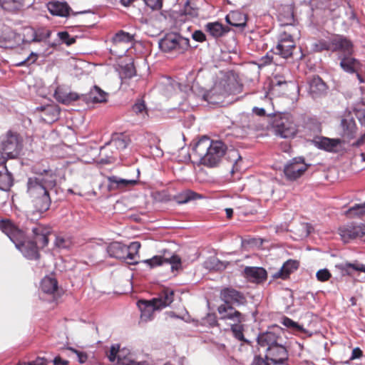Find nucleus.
Masks as SVG:
<instances>
[{
  "mask_svg": "<svg viewBox=\"0 0 365 365\" xmlns=\"http://www.w3.org/2000/svg\"><path fill=\"white\" fill-rule=\"evenodd\" d=\"M32 171L36 176L29 177L26 185V193L34 212L39 215L48 211L51 205L50 193L56 186L55 174L50 169L40 170L36 166Z\"/></svg>",
  "mask_w": 365,
  "mask_h": 365,
  "instance_id": "f257e3e1",
  "label": "nucleus"
},
{
  "mask_svg": "<svg viewBox=\"0 0 365 365\" xmlns=\"http://www.w3.org/2000/svg\"><path fill=\"white\" fill-rule=\"evenodd\" d=\"M192 150L201 164L212 168L217 166L226 154L227 146L222 141L203 136L196 143Z\"/></svg>",
  "mask_w": 365,
  "mask_h": 365,
  "instance_id": "f03ea898",
  "label": "nucleus"
},
{
  "mask_svg": "<svg viewBox=\"0 0 365 365\" xmlns=\"http://www.w3.org/2000/svg\"><path fill=\"white\" fill-rule=\"evenodd\" d=\"M140 244L133 242L128 246L114 242L107 247V252L110 257L125 261L129 264H135L139 259Z\"/></svg>",
  "mask_w": 365,
  "mask_h": 365,
  "instance_id": "7ed1b4c3",
  "label": "nucleus"
},
{
  "mask_svg": "<svg viewBox=\"0 0 365 365\" xmlns=\"http://www.w3.org/2000/svg\"><path fill=\"white\" fill-rule=\"evenodd\" d=\"M272 125L275 135L282 138H294L298 132V125L289 113L275 115Z\"/></svg>",
  "mask_w": 365,
  "mask_h": 365,
  "instance_id": "20e7f679",
  "label": "nucleus"
},
{
  "mask_svg": "<svg viewBox=\"0 0 365 365\" xmlns=\"http://www.w3.org/2000/svg\"><path fill=\"white\" fill-rule=\"evenodd\" d=\"M218 313L222 319H231L235 322L231 326V331L234 336L239 341L247 342L244 336L245 317L239 311L235 310L232 306L220 305L217 308Z\"/></svg>",
  "mask_w": 365,
  "mask_h": 365,
  "instance_id": "39448f33",
  "label": "nucleus"
},
{
  "mask_svg": "<svg viewBox=\"0 0 365 365\" xmlns=\"http://www.w3.org/2000/svg\"><path fill=\"white\" fill-rule=\"evenodd\" d=\"M174 299V292L170 289H163L158 297L151 300H139L138 305L143 313L153 312L169 306Z\"/></svg>",
  "mask_w": 365,
  "mask_h": 365,
  "instance_id": "423d86ee",
  "label": "nucleus"
},
{
  "mask_svg": "<svg viewBox=\"0 0 365 365\" xmlns=\"http://www.w3.org/2000/svg\"><path fill=\"white\" fill-rule=\"evenodd\" d=\"M22 148V140L17 133L8 131L0 145V151L6 155V160L19 156Z\"/></svg>",
  "mask_w": 365,
  "mask_h": 365,
  "instance_id": "0eeeda50",
  "label": "nucleus"
},
{
  "mask_svg": "<svg viewBox=\"0 0 365 365\" xmlns=\"http://www.w3.org/2000/svg\"><path fill=\"white\" fill-rule=\"evenodd\" d=\"M159 46L164 52L175 51L182 53L189 47V41L175 33H170L160 41Z\"/></svg>",
  "mask_w": 365,
  "mask_h": 365,
  "instance_id": "6e6552de",
  "label": "nucleus"
},
{
  "mask_svg": "<svg viewBox=\"0 0 365 365\" xmlns=\"http://www.w3.org/2000/svg\"><path fill=\"white\" fill-rule=\"evenodd\" d=\"M295 48L296 43L292 36L287 32H283L279 34L277 44L272 48V51L274 53L287 58L292 56Z\"/></svg>",
  "mask_w": 365,
  "mask_h": 365,
  "instance_id": "1a4fd4ad",
  "label": "nucleus"
},
{
  "mask_svg": "<svg viewBox=\"0 0 365 365\" xmlns=\"http://www.w3.org/2000/svg\"><path fill=\"white\" fill-rule=\"evenodd\" d=\"M0 230L5 234L14 245H19L26 238L25 232L9 219L0 220Z\"/></svg>",
  "mask_w": 365,
  "mask_h": 365,
  "instance_id": "9d476101",
  "label": "nucleus"
},
{
  "mask_svg": "<svg viewBox=\"0 0 365 365\" xmlns=\"http://www.w3.org/2000/svg\"><path fill=\"white\" fill-rule=\"evenodd\" d=\"M308 165L302 158H293L284 166V173L287 180L294 181L299 178L307 170Z\"/></svg>",
  "mask_w": 365,
  "mask_h": 365,
  "instance_id": "9b49d317",
  "label": "nucleus"
},
{
  "mask_svg": "<svg viewBox=\"0 0 365 365\" xmlns=\"http://www.w3.org/2000/svg\"><path fill=\"white\" fill-rule=\"evenodd\" d=\"M265 359L270 361L272 365H288V352L282 341L267 349Z\"/></svg>",
  "mask_w": 365,
  "mask_h": 365,
  "instance_id": "f8f14e48",
  "label": "nucleus"
},
{
  "mask_svg": "<svg viewBox=\"0 0 365 365\" xmlns=\"http://www.w3.org/2000/svg\"><path fill=\"white\" fill-rule=\"evenodd\" d=\"M331 52H338L342 56H351L354 51L352 42L346 37L334 34L331 36Z\"/></svg>",
  "mask_w": 365,
  "mask_h": 365,
  "instance_id": "ddd939ff",
  "label": "nucleus"
},
{
  "mask_svg": "<svg viewBox=\"0 0 365 365\" xmlns=\"http://www.w3.org/2000/svg\"><path fill=\"white\" fill-rule=\"evenodd\" d=\"M339 235L344 242H348L351 240L362 237L365 235V225L351 223L339 229Z\"/></svg>",
  "mask_w": 365,
  "mask_h": 365,
  "instance_id": "4468645a",
  "label": "nucleus"
},
{
  "mask_svg": "<svg viewBox=\"0 0 365 365\" xmlns=\"http://www.w3.org/2000/svg\"><path fill=\"white\" fill-rule=\"evenodd\" d=\"M340 127L341 136L347 140L355 138L357 132V126L354 117L350 113H344L341 116Z\"/></svg>",
  "mask_w": 365,
  "mask_h": 365,
  "instance_id": "2eb2a0df",
  "label": "nucleus"
},
{
  "mask_svg": "<svg viewBox=\"0 0 365 365\" xmlns=\"http://www.w3.org/2000/svg\"><path fill=\"white\" fill-rule=\"evenodd\" d=\"M281 330L279 327L260 334L257 337V343L263 347L270 348L282 341Z\"/></svg>",
  "mask_w": 365,
  "mask_h": 365,
  "instance_id": "dca6fc26",
  "label": "nucleus"
},
{
  "mask_svg": "<svg viewBox=\"0 0 365 365\" xmlns=\"http://www.w3.org/2000/svg\"><path fill=\"white\" fill-rule=\"evenodd\" d=\"M220 297L225 303L224 305L226 306H231L230 304L240 305L246 302L244 294L232 287L222 289Z\"/></svg>",
  "mask_w": 365,
  "mask_h": 365,
  "instance_id": "f3484780",
  "label": "nucleus"
},
{
  "mask_svg": "<svg viewBox=\"0 0 365 365\" xmlns=\"http://www.w3.org/2000/svg\"><path fill=\"white\" fill-rule=\"evenodd\" d=\"M15 246L29 259L36 260L40 257L37 244L33 240H26L25 238L19 245H15Z\"/></svg>",
  "mask_w": 365,
  "mask_h": 365,
  "instance_id": "a211bd4d",
  "label": "nucleus"
},
{
  "mask_svg": "<svg viewBox=\"0 0 365 365\" xmlns=\"http://www.w3.org/2000/svg\"><path fill=\"white\" fill-rule=\"evenodd\" d=\"M6 158L4 155L0 156V190L7 191L14 184L12 174L6 167Z\"/></svg>",
  "mask_w": 365,
  "mask_h": 365,
  "instance_id": "6ab92c4d",
  "label": "nucleus"
},
{
  "mask_svg": "<svg viewBox=\"0 0 365 365\" xmlns=\"http://www.w3.org/2000/svg\"><path fill=\"white\" fill-rule=\"evenodd\" d=\"M31 232L34 242L42 247L48 244V235L51 233V227L41 224H36L31 228Z\"/></svg>",
  "mask_w": 365,
  "mask_h": 365,
  "instance_id": "aec40b11",
  "label": "nucleus"
},
{
  "mask_svg": "<svg viewBox=\"0 0 365 365\" xmlns=\"http://www.w3.org/2000/svg\"><path fill=\"white\" fill-rule=\"evenodd\" d=\"M107 93L98 86H94L88 93L80 95V101L89 103H103L106 101Z\"/></svg>",
  "mask_w": 365,
  "mask_h": 365,
  "instance_id": "412c9836",
  "label": "nucleus"
},
{
  "mask_svg": "<svg viewBox=\"0 0 365 365\" xmlns=\"http://www.w3.org/2000/svg\"><path fill=\"white\" fill-rule=\"evenodd\" d=\"M243 274L247 281L256 284L264 282L267 277V271L259 267H246Z\"/></svg>",
  "mask_w": 365,
  "mask_h": 365,
  "instance_id": "4be33fe9",
  "label": "nucleus"
},
{
  "mask_svg": "<svg viewBox=\"0 0 365 365\" xmlns=\"http://www.w3.org/2000/svg\"><path fill=\"white\" fill-rule=\"evenodd\" d=\"M299 266V262L295 259L287 260L279 270L273 274L274 279H287Z\"/></svg>",
  "mask_w": 365,
  "mask_h": 365,
  "instance_id": "5701e85b",
  "label": "nucleus"
},
{
  "mask_svg": "<svg viewBox=\"0 0 365 365\" xmlns=\"http://www.w3.org/2000/svg\"><path fill=\"white\" fill-rule=\"evenodd\" d=\"M341 143V140L338 138L320 137L314 140V144L318 148L328 152H336L337 147Z\"/></svg>",
  "mask_w": 365,
  "mask_h": 365,
  "instance_id": "b1692460",
  "label": "nucleus"
},
{
  "mask_svg": "<svg viewBox=\"0 0 365 365\" xmlns=\"http://www.w3.org/2000/svg\"><path fill=\"white\" fill-rule=\"evenodd\" d=\"M340 66L346 72L350 73H357L361 68L360 62L351 56H340Z\"/></svg>",
  "mask_w": 365,
  "mask_h": 365,
  "instance_id": "393cba45",
  "label": "nucleus"
},
{
  "mask_svg": "<svg viewBox=\"0 0 365 365\" xmlns=\"http://www.w3.org/2000/svg\"><path fill=\"white\" fill-rule=\"evenodd\" d=\"M54 97L56 101L65 105H68L73 101L80 100V95L75 92H67L63 88H57Z\"/></svg>",
  "mask_w": 365,
  "mask_h": 365,
  "instance_id": "a878e982",
  "label": "nucleus"
},
{
  "mask_svg": "<svg viewBox=\"0 0 365 365\" xmlns=\"http://www.w3.org/2000/svg\"><path fill=\"white\" fill-rule=\"evenodd\" d=\"M48 9L51 14L59 16H67L71 11V8L67 3L60 1L49 2Z\"/></svg>",
  "mask_w": 365,
  "mask_h": 365,
  "instance_id": "bb28decb",
  "label": "nucleus"
},
{
  "mask_svg": "<svg viewBox=\"0 0 365 365\" xmlns=\"http://www.w3.org/2000/svg\"><path fill=\"white\" fill-rule=\"evenodd\" d=\"M25 6V0H0V7L10 13H17Z\"/></svg>",
  "mask_w": 365,
  "mask_h": 365,
  "instance_id": "cd10ccee",
  "label": "nucleus"
},
{
  "mask_svg": "<svg viewBox=\"0 0 365 365\" xmlns=\"http://www.w3.org/2000/svg\"><path fill=\"white\" fill-rule=\"evenodd\" d=\"M205 27L206 31L214 38L221 37L229 31L227 27L219 22L208 23Z\"/></svg>",
  "mask_w": 365,
  "mask_h": 365,
  "instance_id": "c85d7f7f",
  "label": "nucleus"
},
{
  "mask_svg": "<svg viewBox=\"0 0 365 365\" xmlns=\"http://www.w3.org/2000/svg\"><path fill=\"white\" fill-rule=\"evenodd\" d=\"M201 198H202V196L200 194L190 190H186L175 196V200L178 204L187 203L191 200Z\"/></svg>",
  "mask_w": 365,
  "mask_h": 365,
  "instance_id": "c756f323",
  "label": "nucleus"
},
{
  "mask_svg": "<svg viewBox=\"0 0 365 365\" xmlns=\"http://www.w3.org/2000/svg\"><path fill=\"white\" fill-rule=\"evenodd\" d=\"M41 289L46 294H53L58 289V282L55 278L46 277L41 281Z\"/></svg>",
  "mask_w": 365,
  "mask_h": 365,
  "instance_id": "7c9ffc66",
  "label": "nucleus"
},
{
  "mask_svg": "<svg viewBox=\"0 0 365 365\" xmlns=\"http://www.w3.org/2000/svg\"><path fill=\"white\" fill-rule=\"evenodd\" d=\"M226 21L235 27H243L246 25V19L241 13L231 12L226 16Z\"/></svg>",
  "mask_w": 365,
  "mask_h": 365,
  "instance_id": "2f4dec72",
  "label": "nucleus"
},
{
  "mask_svg": "<svg viewBox=\"0 0 365 365\" xmlns=\"http://www.w3.org/2000/svg\"><path fill=\"white\" fill-rule=\"evenodd\" d=\"M133 41L134 36L123 30L117 32L112 38L113 43L116 46L119 44L131 43Z\"/></svg>",
  "mask_w": 365,
  "mask_h": 365,
  "instance_id": "473e14b6",
  "label": "nucleus"
},
{
  "mask_svg": "<svg viewBox=\"0 0 365 365\" xmlns=\"http://www.w3.org/2000/svg\"><path fill=\"white\" fill-rule=\"evenodd\" d=\"M344 215L349 218L360 217L365 215V202L362 204H356L347 210Z\"/></svg>",
  "mask_w": 365,
  "mask_h": 365,
  "instance_id": "72a5a7b5",
  "label": "nucleus"
},
{
  "mask_svg": "<svg viewBox=\"0 0 365 365\" xmlns=\"http://www.w3.org/2000/svg\"><path fill=\"white\" fill-rule=\"evenodd\" d=\"M51 31L46 28H41L34 31L33 42H41L46 41L51 36Z\"/></svg>",
  "mask_w": 365,
  "mask_h": 365,
  "instance_id": "f704fd0d",
  "label": "nucleus"
},
{
  "mask_svg": "<svg viewBox=\"0 0 365 365\" xmlns=\"http://www.w3.org/2000/svg\"><path fill=\"white\" fill-rule=\"evenodd\" d=\"M130 138L123 134L118 135L112 140V143L118 150H123L127 148L130 143Z\"/></svg>",
  "mask_w": 365,
  "mask_h": 365,
  "instance_id": "c9c22d12",
  "label": "nucleus"
},
{
  "mask_svg": "<svg viewBox=\"0 0 365 365\" xmlns=\"http://www.w3.org/2000/svg\"><path fill=\"white\" fill-rule=\"evenodd\" d=\"M326 84L319 76H314L310 81V89L312 93H319L324 91Z\"/></svg>",
  "mask_w": 365,
  "mask_h": 365,
  "instance_id": "e433bc0d",
  "label": "nucleus"
},
{
  "mask_svg": "<svg viewBox=\"0 0 365 365\" xmlns=\"http://www.w3.org/2000/svg\"><path fill=\"white\" fill-rule=\"evenodd\" d=\"M183 13L185 16L194 18L198 16V8L192 0H187L184 6Z\"/></svg>",
  "mask_w": 365,
  "mask_h": 365,
  "instance_id": "4c0bfd02",
  "label": "nucleus"
},
{
  "mask_svg": "<svg viewBox=\"0 0 365 365\" xmlns=\"http://www.w3.org/2000/svg\"><path fill=\"white\" fill-rule=\"evenodd\" d=\"M165 263L171 265V269L173 272L179 271L182 269L181 258L178 255H173L169 258L165 257Z\"/></svg>",
  "mask_w": 365,
  "mask_h": 365,
  "instance_id": "58836bf2",
  "label": "nucleus"
},
{
  "mask_svg": "<svg viewBox=\"0 0 365 365\" xmlns=\"http://www.w3.org/2000/svg\"><path fill=\"white\" fill-rule=\"evenodd\" d=\"M314 50L317 52L323 51H331V37L328 39H321L314 44Z\"/></svg>",
  "mask_w": 365,
  "mask_h": 365,
  "instance_id": "ea45409f",
  "label": "nucleus"
},
{
  "mask_svg": "<svg viewBox=\"0 0 365 365\" xmlns=\"http://www.w3.org/2000/svg\"><path fill=\"white\" fill-rule=\"evenodd\" d=\"M107 179L109 182L108 189L110 190L115 189H124L123 179L119 178L115 175L109 176Z\"/></svg>",
  "mask_w": 365,
  "mask_h": 365,
  "instance_id": "a19ab883",
  "label": "nucleus"
},
{
  "mask_svg": "<svg viewBox=\"0 0 365 365\" xmlns=\"http://www.w3.org/2000/svg\"><path fill=\"white\" fill-rule=\"evenodd\" d=\"M165 257L155 255L150 259L144 260L143 262L148 264L150 268H153L165 263Z\"/></svg>",
  "mask_w": 365,
  "mask_h": 365,
  "instance_id": "79ce46f5",
  "label": "nucleus"
},
{
  "mask_svg": "<svg viewBox=\"0 0 365 365\" xmlns=\"http://www.w3.org/2000/svg\"><path fill=\"white\" fill-rule=\"evenodd\" d=\"M117 365H147L145 362L140 363L132 360L128 356H123L122 354L118 355Z\"/></svg>",
  "mask_w": 365,
  "mask_h": 365,
  "instance_id": "37998d69",
  "label": "nucleus"
},
{
  "mask_svg": "<svg viewBox=\"0 0 365 365\" xmlns=\"http://www.w3.org/2000/svg\"><path fill=\"white\" fill-rule=\"evenodd\" d=\"M58 37L63 43L67 46H71L76 42V38L71 37L67 31H61L58 34Z\"/></svg>",
  "mask_w": 365,
  "mask_h": 365,
  "instance_id": "c03bdc74",
  "label": "nucleus"
},
{
  "mask_svg": "<svg viewBox=\"0 0 365 365\" xmlns=\"http://www.w3.org/2000/svg\"><path fill=\"white\" fill-rule=\"evenodd\" d=\"M55 245L58 248H68L71 245V241L68 238L61 236H57L55 240Z\"/></svg>",
  "mask_w": 365,
  "mask_h": 365,
  "instance_id": "a18cd8bd",
  "label": "nucleus"
},
{
  "mask_svg": "<svg viewBox=\"0 0 365 365\" xmlns=\"http://www.w3.org/2000/svg\"><path fill=\"white\" fill-rule=\"evenodd\" d=\"M316 276L319 281L327 282L331 278V274L327 269H322L317 272Z\"/></svg>",
  "mask_w": 365,
  "mask_h": 365,
  "instance_id": "49530a36",
  "label": "nucleus"
},
{
  "mask_svg": "<svg viewBox=\"0 0 365 365\" xmlns=\"http://www.w3.org/2000/svg\"><path fill=\"white\" fill-rule=\"evenodd\" d=\"M133 112H135L136 114H141L143 113V112L145 113V114H148L147 113V109H146V106H145V102L143 101H138V102H136L133 106Z\"/></svg>",
  "mask_w": 365,
  "mask_h": 365,
  "instance_id": "de8ad7c7",
  "label": "nucleus"
},
{
  "mask_svg": "<svg viewBox=\"0 0 365 365\" xmlns=\"http://www.w3.org/2000/svg\"><path fill=\"white\" fill-rule=\"evenodd\" d=\"M119 354H122L119 351V346L113 345L110 347L109 354H108V358L109 359L110 361L115 362V360H118V355Z\"/></svg>",
  "mask_w": 365,
  "mask_h": 365,
  "instance_id": "09e8293b",
  "label": "nucleus"
},
{
  "mask_svg": "<svg viewBox=\"0 0 365 365\" xmlns=\"http://www.w3.org/2000/svg\"><path fill=\"white\" fill-rule=\"evenodd\" d=\"M351 268L354 270L359 271L365 273V265L360 263H346L344 269L348 272V269Z\"/></svg>",
  "mask_w": 365,
  "mask_h": 365,
  "instance_id": "8fccbe9b",
  "label": "nucleus"
},
{
  "mask_svg": "<svg viewBox=\"0 0 365 365\" xmlns=\"http://www.w3.org/2000/svg\"><path fill=\"white\" fill-rule=\"evenodd\" d=\"M144 1L152 10H160L163 6V0H144Z\"/></svg>",
  "mask_w": 365,
  "mask_h": 365,
  "instance_id": "3c124183",
  "label": "nucleus"
},
{
  "mask_svg": "<svg viewBox=\"0 0 365 365\" xmlns=\"http://www.w3.org/2000/svg\"><path fill=\"white\" fill-rule=\"evenodd\" d=\"M48 360L43 357H38L34 361L28 363H19L18 365H47Z\"/></svg>",
  "mask_w": 365,
  "mask_h": 365,
  "instance_id": "603ef678",
  "label": "nucleus"
},
{
  "mask_svg": "<svg viewBox=\"0 0 365 365\" xmlns=\"http://www.w3.org/2000/svg\"><path fill=\"white\" fill-rule=\"evenodd\" d=\"M123 73L126 78H132L135 75V69L133 64H127L123 68Z\"/></svg>",
  "mask_w": 365,
  "mask_h": 365,
  "instance_id": "864d4df0",
  "label": "nucleus"
},
{
  "mask_svg": "<svg viewBox=\"0 0 365 365\" xmlns=\"http://www.w3.org/2000/svg\"><path fill=\"white\" fill-rule=\"evenodd\" d=\"M355 115L361 125L365 126V108H357Z\"/></svg>",
  "mask_w": 365,
  "mask_h": 365,
  "instance_id": "5fc2aeb1",
  "label": "nucleus"
},
{
  "mask_svg": "<svg viewBox=\"0 0 365 365\" xmlns=\"http://www.w3.org/2000/svg\"><path fill=\"white\" fill-rule=\"evenodd\" d=\"M283 324L287 327L293 328L296 330H301L302 327L295 322H294L292 319L285 317L283 321Z\"/></svg>",
  "mask_w": 365,
  "mask_h": 365,
  "instance_id": "6e6d98bb",
  "label": "nucleus"
},
{
  "mask_svg": "<svg viewBox=\"0 0 365 365\" xmlns=\"http://www.w3.org/2000/svg\"><path fill=\"white\" fill-rule=\"evenodd\" d=\"M251 365H270L268 361L261 356H255Z\"/></svg>",
  "mask_w": 365,
  "mask_h": 365,
  "instance_id": "4d7b16f0",
  "label": "nucleus"
},
{
  "mask_svg": "<svg viewBox=\"0 0 365 365\" xmlns=\"http://www.w3.org/2000/svg\"><path fill=\"white\" fill-rule=\"evenodd\" d=\"M37 58H38V56L36 54L31 53V55L27 58H26L22 62L17 63L16 65L17 66H25V65H29L30 63H33L37 60Z\"/></svg>",
  "mask_w": 365,
  "mask_h": 365,
  "instance_id": "13d9d810",
  "label": "nucleus"
},
{
  "mask_svg": "<svg viewBox=\"0 0 365 365\" xmlns=\"http://www.w3.org/2000/svg\"><path fill=\"white\" fill-rule=\"evenodd\" d=\"M70 350H71L72 351H73L74 353H76L78 356V360L79 361V363L81 364H83L85 363L87 359H88V356L86 353H83V352H81V351H79L76 349H74L73 348H69Z\"/></svg>",
  "mask_w": 365,
  "mask_h": 365,
  "instance_id": "bf43d9fd",
  "label": "nucleus"
},
{
  "mask_svg": "<svg viewBox=\"0 0 365 365\" xmlns=\"http://www.w3.org/2000/svg\"><path fill=\"white\" fill-rule=\"evenodd\" d=\"M192 38L197 41L203 42L206 40L205 34L201 31H196L192 34Z\"/></svg>",
  "mask_w": 365,
  "mask_h": 365,
  "instance_id": "052dcab7",
  "label": "nucleus"
},
{
  "mask_svg": "<svg viewBox=\"0 0 365 365\" xmlns=\"http://www.w3.org/2000/svg\"><path fill=\"white\" fill-rule=\"evenodd\" d=\"M123 183L124 189H125L127 187H130L136 185L138 183V180L123 179Z\"/></svg>",
  "mask_w": 365,
  "mask_h": 365,
  "instance_id": "680f3d73",
  "label": "nucleus"
},
{
  "mask_svg": "<svg viewBox=\"0 0 365 365\" xmlns=\"http://www.w3.org/2000/svg\"><path fill=\"white\" fill-rule=\"evenodd\" d=\"M362 355L363 352L359 347L354 348L352 351L351 359H359Z\"/></svg>",
  "mask_w": 365,
  "mask_h": 365,
  "instance_id": "e2e57ef3",
  "label": "nucleus"
},
{
  "mask_svg": "<svg viewBox=\"0 0 365 365\" xmlns=\"http://www.w3.org/2000/svg\"><path fill=\"white\" fill-rule=\"evenodd\" d=\"M54 365H68L67 360L62 359L59 356H56L53 361Z\"/></svg>",
  "mask_w": 365,
  "mask_h": 365,
  "instance_id": "0e129e2a",
  "label": "nucleus"
},
{
  "mask_svg": "<svg viewBox=\"0 0 365 365\" xmlns=\"http://www.w3.org/2000/svg\"><path fill=\"white\" fill-rule=\"evenodd\" d=\"M252 110L255 114L259 116H264L266 115V112L264 108L254 107Z\"/></svg>",
  "mask_w": 365,
  "mask_h": 365,
  "instance_id": "69168bd1",
  "label": "nucleus"
},
{
  "mask_svg": "<svg viewBox=\"0 0 365 365\" xmlns=\"http://www.w3.org/2000/svg\"><path fill=\"white\" fill-rule=\"evenodd\" d=\"M364 144H365V134L362 135L355 143H354L353 145L359 147Z\"/></svg>",
  "mask_w": 365,
  "mask_h": 365,
  "instance_id": "338daca9",
  "label": "nucleus"
},
{
  "mask_svg": "<svg viewBox=\"0 0 365 365\" xmlns=\"http://www.w3.org/2000/svg\"><path fill=\"white\" fill-rule=\"evenodd\" d=\"M272 83L274 86H286L287 84V81L281 80V79H278L277 77L276 76L274 78V81L272 82Z\"/></svg>",
  "mask_w": 365,
  "mask_h": 365,
  "instance_id": "774afa93",
  "label": "nucleus"
}]
</instances>
